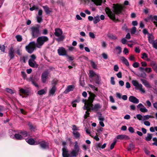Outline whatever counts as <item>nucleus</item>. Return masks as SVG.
Returning <instances> with one entry per match:
<instances>
[{"mask_svg":"<svg viewBox=\"0 0 157 157\" xmlns=\"http://www.w3.org/2000/svg\"><path fill=\"white\" fill-rule=\"evenodd\" d=\"M113 12L108 7H106L105 11L106 14L111 20H119L116 16L123 17L125 13V7L124 6L118 4H113Z\"/></svg>","mask_w":157,"mask_h":157,"instance_id":"nucleus-1","label":"nucleus"},{"mask_svg":"<svg viewBox=\"0 0 157 157\" xmlns=\"http://www.w3.org/2000/svg\"><path fill=\"white\" fill-rule=\"evenodd\" d=\"M101 108V106L99 103H97L95 104L94 107H90L86 105H84L83 109L84 110H86L85 112L86 114L84 115V119H86L88 117H89L90 113L89 112H91V111H93L96 112L98 111Z\"/></svg>","mask_w":157,"mask_h":157,"instance_id":"nucleus-2","label":"nucleus"},{"mask_svg":"<svg viewBox=\"0 0 157 157\" xmlns=\"http://www.w3.org/2000/svg\"><path fill=\"white\" fill-rule=\"evenodd\" d=\"M35 145H39L40 147L43 149H49V144L45 140L41 139L36 141Z\"/></svg>","mask_w":157,"mask_h":157,"instance_id":"nucleus-3","label":"nucleus"},{"mask_svg":"<svg viewBox=\"0 0 157 157\" xmlns=\"http://www.w3.org/2000/svg\"><path fill=\"white\" fill-rule=\"evenodd\" d=\"M54 35L59 38L57 39L58 41H62L65 38L64 36L63 35V32L61 29L59 28H56L55 30Z\"/></svg>","mask_w":157,"mask_h":157,"instance_id":"nucleus-4","label":"nucleus"},{"mask_svg":"<svg viewBox=\"0 0 157 157\" xmlns=\"http://www.w3.org/2000/svg\"><path fill=\"white\" fill-rule=\"evenodd\" d=\"M36 48V44L35 41H33L29 43V44L26 46V51L29 53H32Z\"/></svg>","mask_w":157,"mask_h":157,"instance_id":"nucleus-5","label":"nucleus"},{"mask_svg":"<svg viewBox=\"0 0 157 157\" xmlns=\"http://www.w3.org/2000/svg\"><path fill=\"white\" fill-rule=\"evenodd\" d=\"M40 26L38 25L33 26L31 28V34L33 38L37 37L40 34Z\"/></svg>","mask_w":157,"mask_h":157,"instance_id":"nucleus-6","label":"nucleus"},{"mask_svg":"<svg viewBox=\"0 0 157 157\" xmlns=\"http://www.w3.org/2000/svg\"><path fill=\"white\" fill-rule=\"evenodd\" d=\"M89 94L90 96L88 99L87 102L85 104L87 105H88L90 107H94V106L93 104V103L94 100L95 98L96 97V95L94 93L91 92H89Z\"/></svg>","mask_w":157,"mask_h":157,"instance_id":"nucleus-7","label":"nucleus"},{"mask_svg":"<svg viewBox=\"0 0 157 157\" xmlns=\"http://www.w3.org/2000/svg\"><path fill=\"white\" fill-rule=\"evenodd\" d=\"M48 40L49 39L47 36H42L37 38V43L38 45L41 46L44 43L48 42Z\"/></svg>","mask_w":157,"mask_h":157,"instance_id":"nucleus-8","label":"nucleus"},{"mask_svg":"<svg viewBox=\"0 0 157 157\" xmlns=\"http://www.w3.org/2000/svg\"><path fill=\"white\" fill-rule=\"evenodd\" d=\"M133 85L136 87V88L139 89L141 91L144 93L145 92V90L142 88L143 86L141 84H139L136 80H133L132 81Z\"/></svg>","mask_w":157,"mask_h":157,"instance_id":"nucleus-9","label":"nucleus"},{"mask_svg":"<svg viewBox=\"0 0 157 157\" xmlns=\"http://www.w3.org/2000/svg\"><path fill=\"white\" fill-rule=\"evenodd\" d=\"M38 79L36 76L33 77V75L30 76L29 78L26 79L27 81L31 82L33 85L37 87H38V85L36 83V82Z\"/></svg>","mask_w":157,"mask_h":157,"instance_id":"nucleus-10","label":"nucleus"},{"mask_svg":"<svg viewBox=\"0 0 157 157\" xmlns=\"http://www.w3.org/2000/svg\"><path fill=\"white\" fill-rule=\"evenodd\" d=\"M49 74V72L47 70H45L43 72L41 76V79L43 83H45Z\"/></svg>","mask_w":157,"mask_h":157,"instance_id":"nucleus-11","label":"nucleus"},{"mask_svg":"<svg viewBox=\"0 0 157 157\" xmlns=\"http://www.w3.org/2000/svg\"><path fill=\"white\" fill-rule=\"evenodd\" d=\"M58 53L60 56H66L67 51L65 48L63 47H59L57 50Z\"/></svg>","mask_w":157,"mask_h":157,"instance_id":"nucleus-12","label":"nucleus"},{"mask_svg":"<svg viewBox=\"0 0 157 157\" xmlns=\"http://www.w3.org/2000/svg\"><path fill=\"white\" fill-rule=\"evenodd\" d=\"M20 95L22 98L25 97V96H28L29 94V91L27 90H25L23 88H20L19 90Z\"/></svg>","mask_w":157,"mask_h":157,"instance_id":"nucleus-13","label":"nucleus"},{"mask_svg":"<svg viewBox=\"0 0 157 157\" xmlns=\"http://www.w3.org/2000/svg\"><path fill=\"white\" fill-rule=\"evenodd\" d=\"M62 156L63 157H70V154L68 153V151L66 148L65 147H64L62 149Z\"/></svg>","mask_w":157,"mask_h":157,"instance_id":"nucleus-14","label":"nucleus"},{"mask_svg":"<svg viewBox=\"0 0 157 157\" xmlns=\"http://www.w3.org/2000/svg\"><path fill=\"white\" fill-rule=\"evenodd\" d=\"M129 100L130 102L135 104H138L139 102V100L134 96H131L129 98Z\"/></svg>","mask_w":157,"mask_h":157,"instance_id":"nucleus-15","label":"nucleus"},{"mask_svg":"<svg viewBox=\"0 0 157 157\" xmlns=\"http://www.w3.org/2000/svg\"><path fill=\"white\" fill-rule=\"evenodd\" d=\"M75 86L73 85H69L67 87L66 89L64 91V93L67 94L69 92L72 91L75 88Z\"/></svg>","mask_w":157,"mask_h":157,"instance_id":"nucleus-16","label":"nucleus"},{"mask_svg":"<svg viewBox=\"0 0 157 157\" xmlns=\"http://www.w3.org/2000/svg\"><path fill=\"white\" fill-rule=\"evenodd\" d=\"M14 50H13V47H11L9 51V55L10 56V59H13L14 57Z\"/></svg>","mask_w":157,"mask_h":157,"instance_id":"nucleus-17","label":"nucleus"},{"mask_svg":"<svg viewBox=\"0 0 157 157\" xmlns=\"http://www.w3.org/2000/svg\"><path fill=\"white\" fill-rule=\"evenodd\" d=\"M117 138L118 140H129L130 138L129 136L125 135H118L117 136Z\"/></svg>","mask_w":157,"mask_h":157,"instance_id":"nucleus-18","label":"nucleus"},{"mask_svg":"<svg viewBox=\"0 0 157 157\" xmlns=\"http://www.w3.org/2000/svg\"><path fill=\"white\" fill-rule=\"evenodd\" d=\"M42 7L47 14H49L52 12L50 8L47 6H43Z\"/></svg>","mask_w":157,"mask_h":157,"instance_id":"nucleus-19","label":"nucleus"},{"mask_svg":"<svg viewBox=\"0 0 157 157\" xmlns=\"http://www.w3.org/2000/svg\"><path fill=\"white\" fill-rule=\"evenodd\" d=\"M33 61H32L31 60L29 59L28 61V63L29 66L33 68H37L38 67V64H34Z\"/></svg>","mask_w":157,"mask_h":157,"instance_id":"nucleus-20","label":"nucleus"},{"mask_svg":"<svg viewBox=\"0 0 157 157\" xmlns=\"http://www.w3.org/2000/svg\"><path fill=\"white\" fill-rule=\"evenodd\" d=\"M56 90V86H53L52 88L49 90V95H53L55 94Z\"/></svg>","mask_w":157,"mask_h":157,"instance_id":"nucleus-21","label":"nucleus"},{"mask_svg":"<svg viewBox=\"0 0 157 157\" xmlns=\"http://www.w3.org/2000/svg\"><path fill=\"white\" fill-rule=\"evenodd\" d=\"M121 59L122 60V62L124 63L126 66H129V63L128 60L125 58L124 56H121L120 57Z\"/></svg>","mask_w":157,"mask_h":157,"instance_id":"nucleus-22","label":"nucleus"},{"mask_svg":"<svg viewBox=\"0 0 157 157\" xmlns=\"http://www.w3.org/2000/svg\"><path fill=\"white\" fill-rule=\"evenodd\" d=\"M148 40L149 42L151 44L155 41L154 40V36H153L152 34H149L148 36Z\"/></svg>","mask_w":157,"mask_h":157,"instance_id":"nucleus-23","label":"nucleus"},{"mask_svg":"<svg viewBox=\"0 0 157 157\" xmlns=\"http://www.w3.org/2000/svg\"><path fill=\"white\" fill-rule=\"evenodd\" d=\"M140 80L142 83L147 87H150V85L149 83L146 80L144 79H141Z\"/></svg>","mask_w":157,"mask_h":157,"instance_id":"nucleus-24","label":"nucleus"},{"mask_svg":"<svg viewBox=\"0 0 157 157\" xmlns=\"http://www.w3.org/2000/svg\"><path fill=\"white\" fill-rule=\"evenodd\" d=\"M91 1L97 6L101 5L102 2V0H91ZM104 1L105 2V0H104Z\"/></svg>","mask_w":157,"mask_h":157,"instance_id":"nucleus-25","label":"nucleus"},{"mask_svg":"<svg viewBox=\"0 0 157 157\" xmlns=\"http://www.w3.org/2000/svg\"><path fill=\"white\" fill-rule=\"evenodd\" d=\"M26 142L29 144L33 145L36 144V141L33 138H30L26 141Z\"/></svg>","mask_w":157,"mask_h":157,"instance_id":"nucleus-26","label":"nucleus"},{"mask_svg":"<svg viewBox=\"0 0 157 157\" xmlns=\"http://www.w3.org/2000/svg\"><path fill=\"white\" fill-rule=\"evenodd\" d=\"M78 152H77V151L73 150L71 153L70 156L71 157H76L78 155Z\"/></svg>","mask_w":157,"mask_h":157,"instance_id":"nucleus-27","label":"nucleus"},{"mask_svg":"<svg viewBox=\"0 0 157 157\" xmlns=\"http://www.w3.org/2000/svg\"><path fill=\"white\" fill-rule=\"evenodd\" d=\"M15 139L17 140H21L22 139V136L19 134H15L14 135Z\"/></svg>","mask_w":157,"mask_h":157,"instance_id":"nucleus-28","label":"nucleus"},{"mask_svg":"<svg viewBox=\"0 0 157 157\" xmlns=\"http://www.w3.org/2000/svg\"><path fill=\"white\" fill-rule=\"evenodd\" d=\"M147 135V136L146 137L145 140L147 141H150L152 138V135L151 134L148 133Z\"/></svg>","mask_w":157,"mask_h":157,"instance_id":"nucleus-29","label":"nucleus"},{"mask_svg":"<svg viewBox=\"0 0 157 157\" xmlns=\"http://www.w3.org/2000/svg\"><path fill=\"white\" fill-rule=\"evenodd\" d=\"M74 149H75L74 150L77 151V152H79L80 148L78 145V143L77 141H76L75 143Z\"/></svg>","mask_w":157,"mask_h":157,"instance_id":"nucleus-30","label":"nucleus"},{"mask_svg":"<svg viewBox=\"0 0 157 157\" xmlns=\"http://www.w3.org/2000/svg\"><path fill=\"white\" fill-rule=\"evenodd\" d=\"M72 133L73 136L76 138H79L80 136V134L77 131L73 132Z\"/></svg>","mask_w":157,"mask_h":157,"instance_id":"nucleus-31","label":"nucleus"},{"mask_svg":"<svg viewBox=\"0 0 157 157\" xmlns=\"http://www.w3.org/2000/svg\"><path fill=\"white\" fill-rule=\"evenodd\" d=\"M29 6L30 7L29 8V10L31 11H33L34 10H37L39 9L38 7L37 6L33 5L32 7H31V4H29Z\"/></svg>","mask_w":157,"mask_h":157,"instance_id":"nucleus-32","label":"nucleus"},{"mask_svg":"<svg viewBox=\"0 0 157 157\" xmlns=\"http://www.w3.org/2000/svg\"><path fill=\"white\" fill-rule=\"evenodd\" d=\"M90 75L89 77L90 78H92L94 76H96L97 75L93 71H89Z\"/></svg>","mask_w":157,"mask_h":157,"instance_id":"nucleus-33","label":"nucleus"},{"mask_svg":"<svg viewBox=\"0 0 157 157\" xmlns=\"http://www.w3.org/2000/svg\"><path fill=\"white\" fill-rule=\"evenodd\" d=\"M115 49L116 50H118L117 52V54L120 55L121 53V52H122L121 48L120 47V46L117 47L115 48Z\"/></svg>","mask_w":157,"mask_h":157,"instance_id":"nucleus-34","label":"nucleus"},{"mask_svg":"<svg viewBox=\"0 0 157 157\" xmlns=\"http://www.w3.org/2000/svg\"><path fill=\"white\" fill-rule=\"evenodd\" d=\"M136 28L135 27H133L131 29L130 33L132 34H133L135 33L136 31Z\"/></svg>","mask_w":157,"mask_h":157,"instance_id":"nucleus-35","label":"nucleus"},{"mask_svg":"<svg viewBox=\"0 0 157 157\" xmlns=\"http://www.w3.org/2000/svg\"><path fill=\"white\" fill-rule=\"evenodd\" d=\"M95 83L98 84H100L99 77L97 75L95 76Z\"/></svg>","mask_w":157,"mask_h":157,"instance_id":"nucleus-36","label":"nucleus"},{"mask_svg":"<svg viewBox=\"0 0 157 157\" xmlns=\"http://www.w3.org/2000/svg\"><path fill=\"white\" fill-rule=\"evenodd\" d=\"M151 44L152 45L153 47L157 49V39L153 42Z\"/></svg>","mask_w":157,"mask_h":157,"instance_id":"nucleus-37","label":"nucleus"},{"mask_svg":"<svg viewBox=\"0 0 157 157\" xmlns=\"http://www.w3.org/2000/svg\"><path fill=\"white\" fill-rule=\"evenodd\" d=\"M17 40L18 42H21L22 40V36L20 35H18L16 36Z\"/></svg>","mask_w":157,"mask_h":157,"instance_id":"nucleus-38","label":"nucleus"},{"mask_svg":"<svg viewBox=\"0 0 157 157\" xmlns=\"http://www.w3.org/2000/svg\"><path fill=\"white\" fill-rule=\"evenodd\" d=\"M45 92L44 89H42L38 91L37 92V94L39 95H41L45 94Z\"/></svg>","mask_w":157,"mask_h":157,"instance_id":"nucleus-39","label":"nucleus"},{"mask_svg":"<svg viewBox=\"0 0 157 157\" xmlns=\"http://www.w3.org/2000/svg\"><path fill=\"white\" fill-rule=\"evenodd\" d=\"M28 125L30 128V129L31 131H34L35 129V127L33 124H31L29 123L28 124Z\"/></svg>","mask_w":157,"mask_h":157,"instance_id":"nucleus-40","label":"nucleus"},{"mask_svg":"<svg viewBox=\"0 0 157 157\" xmlns=\"http://www.w3.org/2000/svg\"><path fill=\"white\" fill-rule=\"evenodd\" d=\"M6 92L8 93H9L11 94H13L14 93V92L13 90L11 89L7 88L6 90Z\"/></svg>","mask_w":157,"mask_h":157,"instance_id":"nucleus-41","label":"nucleus"},{"mask_svg":"<svg viewBox=\"0 0 157 157\" xmlns=\"http://www.w3.org/2000/svg\"><path fill=\"white\" fill-rule=\"evenodd\" d=\"M152 140L154 141V142L152 143V145L157 146V138L156 137L153 138Z\"/></svg>","mask_w":157,"mask_h":157,"instance_id":"nucleus-42","label":"nucleus"},{"mask_svg":"<svg viewBox=\"0 0 157 157\" xmlns=\"http://www.w3.org/2000/svg\"><path fill=\"white\" fill-rule=\"evenodd\" d=\"M110 83L112 85H114L115 84V82L114 81V78L112 77L110 78Z\"/></svg>","mask_w":157,"mask_h":157,"instance_id":"nucleus-43","label":"nucleus"},{"mask_svg":"<svg viewBox=\"0 0 157 157\" xmlns=\"http://www.w3.org/2000/svg\"><path fill=\"white\" fill-rule=\"evenodd\" d=\"M139 76L144 78H145L146 77L147 75L144 72H143L140 74Z\"/></svg>","mask_w":157,"mask_h":157,"instance_id":"nucleus-44","label":"nucleus"},{"mask_svg":"<svg viewBox=\"0 0 157 157\" xmlns=\"http://www.w3.org/2000/svg\"><path fill=\"white\" fill-rule=\"evenodd\" d=\"M129 131L132 133L134 132V129L131 126L129 127L128 128Z\"/></svg>","mask_w":157,"mask_h":157,"instance_id":"nucleus-45","label":"nucleus"},{"mask_svg":"<svg viewBox=\"0 0 157 157\" xmlns=\"http://www.w3.org/2000/svg\"><path fill=\"white\" fill-rule=\"evenodd\" d=\"M21 75L24 79H25L27 77V75L23 71H21Z\"/></svg>","mask_w":157,"mask_h":157,"instance_id":"nucleus-46","label":"nucleus"},{"mask_svg":"<svg viewBox=\"0 0 157 157\" xmlns=\"http://www.w3.org/2000/svg\"><path fill=\"white\" fill-rule=\"evenodd\" d=\"M116 141H114L111 145L110 147V149L111 150H112L113 149V148L114 147V146L116 144Z\"/></svg>","mask_w":157,"mask_h":157,"instance_id":"nucleus-47","label":"nucleus"},{"mask_svg":"<svg viewBox=\"0 0 157 157\" xmlns=\"http://www.w3.org/2000/svg\"><path fill=\"white\" fill-rule=\"evenodd\" d=\"M5 49V46L4 45H1L0 44V50L2 52H4Z\"/></svg>","mask_w":157,"mask_h":157,"instance_id":"nucleus-48","label":"nucleus"},{"mask_svg":"<svg viewBox=\"0 0 157 157\" xmlns=\"http://www.w3.org/2000/svg\"><path fill=\"white\" fill-rule=\"evenodd\" d=\"M149 19H150V20H157V16H154V17H153L152 15H151L149 16Z\"/></svg>","mask_w":157,"mask_h":157,"instance_id":"nucleus-49","label":"nucleus"},{"mask_svg":"<svg viewBox=\"0 0 157 157\" xmlns=\"http://www.w3.org/2000/svg\"><path fill=\"white\" fill-rule=\"evenodd\" d=\"M139 63L137 62H135L132 64V66L135 68H137L139 67Z\"/></svg>","mask_w":157,"mask_h":157,"instance_id":"nucleus-50","label":"nucleus"},{"mask_svg":"<svg viewBox=\"0 0 157 157\" xmlns=\"http://www.w3.org/2000/svg\"><path fill=\"white\" fill-rule=\"evenodd\" d=\"M21 134H22L23 136L26 137L27 136V132L26 131H24L21 132Z\"/></svg>","mask_w":157,"mask_h":157,"instance_id":"nucleus-51","label":"nucleus"},{"mask_svg":"<svg viewBox=\"0 0 157 157\" xmlns=\"http://www.w3.org/2000/svg\"><path fill=\"white\" fill-rule=\"evenodd\" d=\"M108 37L110 39H113V40H115L117 39V37L114 36L113 35H110L109 36H108Z\"/></svg>","mask_w":157,"mask_h":157,"instance_id":"nucleus-52","label":"nucleus"},{"mask_svg":"<svg viewBox=\"0 0 157 157\" xmlns=\"http://www.w3.org/2000/svg\"><path fill=\"white\" fill-rule=\"evenodd\" d=\"M140 110L143 113H145L147 111V109L145 108H141L140 109Z\"/></svg>","mask_w":157,"mask_h":157,"instance_id":"nucleus-53","label":"nucleus"},{"mask_svg":"<svg viewBox=\"0 0 157 157\" xmlns=\"http://www.w3.org/2000/svg\"><path fill=\"white\" fill-rule=\"evenodd\" d=\"M72 130L73 132H75L76 131L78 130V129L77 128L76 126L75 125H73L72 126Z\"/></svg>","mask_w":157,"mask_h":157,"instance_id":"nucleus-54","label":"nucleus"},{"mask_svg":"<svg viewBox=\"0 0 157 157\" xmlns=\"http://www.w3.org/2000/svg\"><path fill=\"white\" fill-rule=\"evenodd\" d=\"M91 64L93 68L94 69H95L97 67V65L95 64V63L93 61H91Z\"/></svg>","mask_w":157,"mask_h":157,"instance_id":"nucleus-55","label":"nucleus"},{"mask_svg":"<svg viewBox=\"0 0 157 157\" xmlns=\"http://www.w3.org/2000/svg\"><path fill=\"white\" fill-rule=\"evenodd\" d=\"M89 36L92 38L94 39L95 38V36L94 33L92 32H90L89 33Z\"/></svg>","mask_w":157,"mask_h":157,"instance_id":"nucleus-56","label":"nucleus"},{"mask_svg":"<svg viewBox=\"0 0 157 157\" xmlns=\"http://www.w3.org/2000/svg\"><path fill=\"white\" fill-rule=\"evenodd\" d=\"M66 56L70 61H73L74 59V58L73 57L69 56L67 55Z\"/></svg>","mask_w":157,"mask_h":157,"instance_id":"nucleus-57","label":"nucleus"},{"mask_svg":"<svg viewBox=\"0 0 157 157\" xmlns=\"http://www.w3.org/2000/svg\"><path fill=\"white\" fill-rule=\"evenodd\" d=\"M136 117L139 120H141L143 116L140 114H137L136 116Z\"/></svg>","mask_w":157,"mask_h":157,"instance_id":"nucleus-58","label":"nucleus"},{"mask_svg":"<svg viewBox=\"0 0 157 157\" xmlns=\"http://www.w3.org/2000/svg\"><path fill=\"white\" fill-rule=\"evenodd\" d=\"M31 58L29 59L31 60L32 61H34V60H35L36 59V57L35 55L34 54L32 55L31 56Z\"/></svg>","mask_w":157,"mask_h":157,"instance_id":"nucleus-59","label":"nucleus"},{"mask_svg":"<svg viewBox=\"0 0 157 157\" xmlns=\"http://www.w3.org/2000/svg\"><path fill=\"white\" fill-rule=\"evenodd\" d=\"M143 117L144 118V120H147L149 118L153 117L152 116H149L148 115L144 116Z\"/></svg>","mask_w":157,"mask_h":157,"instance_id":"nucleus-60","label":"nucleus"},{"mask_svg":"<svg viewBox=\"0 0 157 157\" xmlns=\"http://www.w3.org/2000/svg\"><path fill=\"white\" fill-rule=\"evenodd\" d=\"M127 40L125 38H123L121 40V42L123 44H126Z\"/></svg>","mask_w":157,"mask_h":157,"instance_id":"nucleus-61","label":"nucleus"},{"mask_svg":"<svg viewBox=\"0 0 157 157\" xmlns=\"http://www.w3.org/2000/svg\"><path fill=\"white\" fill-rule=\"evenodd\" d=\"M119 67L117 65H115L114 67V70L115 71H117L119 69Z\"/></svg>","mask_w":157,"mask_h":157,"instance_id":"nucleus-62","label":"nucleus"},{"mask_svg":"<svg viewBox=\"0 0 157 157\" xmlns=\"http://www.w3.org/2000/svg\"><path fill=\"white\" fill-rule=\"evenodd\" d=\"M123 52L126 55L129 52L128 50L126 48H124Z\"/></svg>","mask_w":157,"mask_h":157,"instance_id":"nucleus-63","label":"nucleus"},{"mask_svg":"<svg viewBox=\"0 0 157 157\" xmlns=\"http://www.w3.org/2000/svg\"><path fill=\"white\" fill-rule=\"evenodd\" d=\"M152 68L157 73V65L156 64Z\"/></svg>","mask_w":157,"mask_h":157,"instance_id":"nucleus-64","label":"nucleus"}]
</instances>
